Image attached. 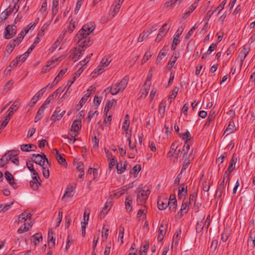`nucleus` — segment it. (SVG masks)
Here are the masks:
<instances>
[{
  "mask_svg": "<svg viewBox=\"0 0 255 255\" xmlns=\"http://www.w3.org/2000/svg\"><path fill=\"white\" fill-rule=\"evenodd\" d=\"M178 90L179 88L178 87H175L172 91L171 94L169 95V99L170 100L174 99L176 97Z\"/></svg>",
  "mask_w": 255,
  "mask_h": 255,
  "instance_id": "nucleus-54",
  "label": "nucleus"
},
{
  "mask_svg": "<svg viewBox=\"0 0 255 255\" xmlns=\"http://www.w3.org/2000/svg\"><path fill=\"white\" fill-rule=\"evenodd\" d=\"M226 2V0H224L215 9V12H217L218 14L224 8Z\"/></svg>",
  "mask_w": 255,
  "mask_h": 255,
  "instance_id": "nucleus-46",
  "label": "nucleus"
},
{
  "mask_svg": "<svg viewBox=\"0 0 255 255\" xmlns=\"http://www.w3.org/2000/svg\"><path fill=\"white\" fill-rule=\"evenodd\" d=\"M184 192H185V193H186V194L187 193V186H185L184 185H182L181 186H180L178 188V194L179 198H181V197L182 196V193Z\"/></svg>",
  "mask_w": 255,
  "mask_h": 255,
  "instance_id": "nucleus-42",
  "label": "nucleus"
},
{
  "mask_svg": "<svg viewBox=\"0 0 255 255\" xmlns=\"http://www.w3.org/2000/svg\"><path fill=\"white\" fill-rule=\"evenodd\" d=\"M124 234V228L122 226L119 227V235L118 237V241L121 243V244L123 243V238Z\"/></svg>",
  "mask_w": 255,
  "mask_h": 255,
  "instance_id": "nucleus-36",
  "label": "nucleus"
},
{
  "mask_svg": "<svg viewBox=\"0 0 255 255\" xmlns=\"http://www.w3.org/2000/svg\"><path fill=\"white\" fill-rule=\"evenodd\" d=\"M116 104V101L114 99H113L111 101L109 100L107 101L105 109H104V113H106V115H107V113L108 111H109L110 109L114 105Z\"/></svg>",
  "mask_w": 255,
  "mask_h": 255,
  "instance_id": "nucleus-29",
  "label": "nucleus"
},
{
  "mask_svg": "<svg viewBox=\"0 0 255 255\" xmlns=\"http://www.w3.org/2000/svg\"><path fill=\"white\" fill-rule=\"evenodd\" d=\"M108 156L109 169L110 170H111L114 166L117 165V160L115 157L111 158L110 156H112V155L109 154Z\"/></svg>",
  "mask_w": 255,
  "mask_h": 255,
  "instance_id": "nucleus-31",
  "label": "nucleus"
},
{
  "mask_svg": "<svg viewBox=\"0 0 255 255\" xmlns=\"http://www.w3.org/2000/svg\"><path fill=\"white\" fill-rule=\"evenodd\" d=\"M33 157L34 159H33V161L36 164H39V165L42 166L44 165L45 162V158H44V155H42L39 154H33Z\"/></svg>",
  "mask_w": 255,
  "mask_h": 255,
  "instance_id": "nucleus-12",
  "label": "nucleus"
},
{
  "mask_svg": "<svg viewBox=\"0 0 255 255\" xmlns=\"http://www.w3.org/2000/svg\"><path fill=\"white\" fill-rule=\"evenodd\" d=\"M128 189V188H126V187L118 189L116 191H115V193L113 194V197L117 198L120 197L125 193L126 191H127Z\"/></svg>",
  "mask_w": 255,
  "mask_h": 255,
  "instance_id": "nucleus-28",
  "label": "nucleus"
},
{
  "mask_svg": "<svg viewBox=\"0 0 255 255\" xmlns=\"http://www.w3.org/2000/svg\"><path fill=\"white\" fill-rule=\"evenodd\" d=\"M13 83L14 82L12 80L8 81L4 86V90L7 91L9 90L12 86Z\"/></svg>",
  "mask_w": 255,
  "mask_h": 255,
  "instance_id": "nucleus-60",
  "label": "nucleus"
},
{
  "mask_svg": "<svg viewBox=\"0 0 255 255\" xmlns=\"http://www.w3.org/2000/svg\"><path fill=\"white\" fill-rule=\"evenodd\" d=\"M65 111L61 112L60 110H59L58 108L56 109V110L50 118V120L52 121L55 122L58 121L61 119L63 116L65 114Z\"/></svg>",
  "mask_w": 255,
  "mask_h": 255,
  "instance_id": "nucleus-9",
  "label": "nucleus"
},
{
  "mask_svg": "<svg viewBox=\"0 0 255 255\" xmlns=\"http://www.w3.org/2000/svg\"><path fill=\"white\" fill-rule=\"evenodd\" d=\"M250 50V46L248 44L244 46L243 49L242 50V53L244 54V59L247 56Z\"/></svg>",
  "mask_w": 255,
  "mask_h": 255,
  "instance_id": "nucleus-51",
  "label": "nucleus"
},
{
  "mask_svg": "<svg viewBox=\"0 0 255 255\" xmlns=\"http://www.w3.org/2000/svg\"><path fill=\"white\" fill-rule=\"evenodd\" d=\"M18 107V103L14 102L8 110L7 112H8V114L7 115H10L11 117V116L13 114V111H16Z\"/></svg>",
  "mask_w": 255,
  "mask_h": 255,
  "instance_id": "nucleus-33",
  "label": "nucleus"
},
{
  "mask_svg": "<svg viewBox=\"0 0 255 255\" xmlns=\"http://www.w3.org/2000/svg\"><path fill=\"white\" fill-rule=\"evenodd\" d=\"M197 196V193L194 192L190 195L189 198V204L195 205L196 203V198Z\"/></svg>",
  "mask_w": 255,
  "mask_h": 255,
  "instance_id": "nucleus-45",
  "label": "nucleus"
},
{
  "mask_svg": "<svg viewBox=\"0 0 255 255\" xmlns=\"http://www.w3.org/2000/svg\"><path fill=\"white\" fill-rule=\"evenodd\" d=\"M10 118L11 116L10 115H7L6 116L4 117V119L1 121L0 127L2 128H4L7 125Z\"/></svg>",
  "mask_w": 255,
  "mask_h": 255,
  "instance_id": "nucleus-43",
  "label": "nucleus"
},
{
  "mask_svg": "<svg viewBox=\"0 0 255 255\" xmlns=\"http://www.w3.org/2000/svg\"><path fill=\"white\" fill-rule=\"evenodd\" d=\"M210 225V216L209 215L207 218L206 219L204 222V226L201 228L199 232L201 231L204 228H205L206 230H207Z\"/></svg>",
  "mask_w": 255,
  "mask_h": 255,
  "instance_id": "nucleus-47",
  "label": "nucleus"
},
{
  "mask_svg": "<svg viewBox=\"0 0 255 255\" xmlns=\"http://www.w3.org/2000/svg\"><path fill=\"white\" fill-rule=\"evenodd\" d=\"M42 240V236L41 233H36L32 236L31 242L36 246Z\"/></svg>",
  "mask_w": 255,
  "mask_h": 255,
  "instance_id": "nucleus-23",
  "label": "nucleus"
},
{
  "mask_svg": "<svg viewBox=\"0 0 255 255\" xmlns=\"http://www.w3.org/2000/svg\"><path fill=\"white\" fill-rule=\"evenodd\" d=\"M31 216L32 214L31 213L24 211L18 216L17 222L18 223H22L28 219L30 220Z\"/></svg>",
  "mask_w": 255,
  "mask_h": 255,
  "instance_id": "nucleus-11",
  "label": "nucleus"
},
{
  "mask_svg": "<svg viewBox=\"0 0 255 255\" xmlns=\"http://www.w3.org/2000/svg\"><path fill=\"white\" fill-rule=\"evenodd\" d=\"M122 165L123 163L122 162H119L117 163L116 168L118 174H121L125 171L126 167L128 165V163L126 161H125L124 163L123 167L120 168V166H122Z\"/></svg>",
  "mask_w": 255,
  "mask_h": 255,
  "instance_id": "nucleus-30",
  "label": "nucleus"
},
{
  "mask_svg": "<svg viewBox=\"0 0 255 255\" xmlns=\"http://www.w3.org/2000/svg\"><path fill=\"white\" fill-rule=\"evenodd\" d=\"M129 78L128 76H125L119 83L113 84L110 87H108L109 92L112 95H115L120 92H123L127 87L128 82Z\"/></svg>",
  "mask_w": 255,
  "mask_h": 255,
  "instance_id": "nucleus-2",
  "label": "nucleus"
},
{
  "mask_svg": "<svg viewBox=\"0 0 255 255\" xmlns=\"http://www.w3.org/2000/svg\"><path fill=\"white\" fill-rule=\"evenodd\" d=\"M29 230V228L27 227L26 224L24 223L23 226H21L17 230L18 234H22Z\"/></svg>",
  "mask_w": 255,
  "mask_h": 255,
  "instance_id": "nucleus-50",
  "label": "nucleus"
},
{
  "mask_svg": "<svg viewBox=\"0 0 255 255\" xmlns=\"http://www.w3.org/2000/svg\"><path fill=\"white\" fill-rule=\"evenodd\" d=\"M169 29V27H168L167 24L164 23L160 28L159 33L162 34V35L165 36Z\"/></svg>",
  "mask_w": 255,
  "mask_h": 255,
  "instance_id": "nucleus-38",
  "label": "nucleus"
},
{
  "mask_svg": "<svg viewBox=\"0 0 255 255\" xmlns=\"http://www.w3.org/2000/svg\"><path fill=\"white\" fill-rule=\"evenodd\" d=\"M104 68L105 67L103 65H102V64L100 63L97 68L94 70V73L100 74L102 73Z\"/></svg>",
  "mask_w": 255,
  "mask_h": 255,
  "instance_id": "nucleus-59",
  "label": "nucleus"
},
{
  "mask_svg": "<svg viewBox=\"0 0 255 255\" xmlns=\"http://www.w3.org/2000/svg\"><path fill=\"white\" fill-rule=\"evenodd\" d=\"M95 28L94 24L92 22H89L85 24L82 28L79 31L75 36V39L78 40L77 43L79 47H84L90 46L91 43V40L87 38Z\"/></svg>",
  "mask_w": 255,
  "mask_h": 255,
  "instance_id": "nucleus-1",
  "label": "nucleus"
},
{
  "mask_svg": "<svg viewBox=\"0 0 255 255\" xmlns=\"http://www.w3.org/2000/svg\"><path fill=\"white\" fill-rule=\"evenodd\" d=\"M81 121L78 120H76L73 122L71 126V130L73 131L74 133H77V132L81 129Z\"/></svg>",
  "mask_w": 255,
  "mask_h": 255,
  "instance_id": "nucleus-19",
  "label": "nucleus"
},
{
  "mask_svg": "<svg viewBox=\"0 0 255 255\" xmlns=\"http://www.w3.org/2000/svg\"><path fill=\"white\" fill-rule=\"evenodd\" d=\"M47 87V86L41 89L33 97L31 100L33 104H35L38 100V99L43 95L46 91Z\"/></svg>",
  "mask_w": 255,
  "mask_h": 255,
  "instance_id": "nucleus-17",
  "label": "nucleus"
},
{
  "mask_svg": "<svg viewBox=\"0 0 255 255\" xmlns=\"http://www.w3.org/2000/svg\"><path fill=\"white\" fill-rule=\"evenodd\" d=\"M85 69L84 67L81 66V67L79 68V69L74 73V77H73V80L71 81L70 84L69 85V87L67 89V92L69 91V89L70 87L71 86V85L73 84L74 81L76 80V78H78L81 74L83 71L84 69Z\"/></svg>",
  "mask_w": 255,
  "mask_h": 255,
  "instance_id": "nucleus-21",
  "label": "nucleus"
},
{
  "mask_svg": "<svg viewBox=\"0 0 255 255\" xmlns=\"http://www.w3.org/2000/svg\"><path fill=\"white\" fill-rule=\"evenodd\" d=\"M137 194L136 202L138 205L144 204L147 200L150 193L149 189L144 190L142 186H140L135 191Z\"/></svg>",
  "mask_w": 255,
  "mask_h": 255,
  "instance_id": "nucleus-3",
  "label": "nucleus"
},
{
  "mask_svg": "<svg viewBox=\"0 0 255 255\" xmlns=\"http://www.w3.org/2000/svg\"><path fill=\"white\" fill-rule=\"evenodd\" d=\"M55 66V61L53 60L47 61L46 64L42 67L41 72L43 74L46 73Z\"/></svg>",
  "mask_w": 255,
  "mask_h": 255,
  "instance_id": "nucleus-15",
  "label": "nucleus"
},
{
  "mask_svg": "<svg viewBox=\"0 0 255 255\" xmlns=\"http://www.w3.org/2000/svg\"><path fill=\"white\" fill-rule=\"evenodd\" d=\"M167 204L170 210L173 211H175L177 207V202H174L173 201H167Z\"/></svg>",
  "mask_w": 255,
  "mask_h": 255,
  "instance_id": "nucleus-49",
  "label": "nucleus"
},
{
  "mask_svg": "<svg viewBox=\"0 0 255 255\" xmlns=\"http://www.w3.org/2000/svg\"><path fill=\"white\" fill-rule=\"evenodd\" d=\"M190 164V160L188 158H186L185 159L184 161V163L182 165V167L181 171V173H182L183 171L186 169L187 168Z\"/></svg>",
  "mask_w": 255,
  "mask_h": 255,
  "instance_id": "nucleus-61",
  "label": "nucleus"
},
{
  "mask_svg": "<svg viewBox=\"0 0 255 255\" xmlns=\"http://www.w3.org/2000/svg\"><path fill=\"white\" fill-rule=\"evenodd\" d=\"M237 157H236L235 155L234 154L232 158L231 159L229 166L227 169V170L225 172V177L227 178V181L229 180L230 179V175L231 172L235 169V164L237 162Z\"/></svg>",
  "mask_w": 255,
  "mask_h": 255,
  "instance_id": "nucleus-5",
  "label": "nucleus"
},
{
  "mask_svg": "<svg viewBox=\"0 0 255 255\" xmlns=\"http://www.w3.org/2000/svg\"><path fill=\"white\" fill-rule=\"evenodd\" d=\"M5 178L8 181L9 185L15 188L16 187V184L15 183L14 178L12 174L8 171H6L4 173Z\"/></svg>",
  "mask_w": 255,
  "mask_h": 255,
  "instance_id": "nucleus-14",
  "label": "nucleus"
},
{
  "mask_svg": "<svg viewBox=\"0 0 255 255\" xmlns=\"http://www.w3.org/2000/svg\"><path fill=\"white\" fill-rule=\"evenodd\" d=\"M167 229V225L162 223L160 224L158 230V235L157 239L160 242L163 240L164 237L166 234Z\"/></svg>",
  "mask_w": 255,
  "mask_h": 255,
  "instance_id": "nucleus-8",
  "label": "nucleus"
},
{
  "mask_svg": "<svg viewBox=\"0 0 255 255\" xmlns=\"http://www.w3.org/2000/svg\"><path fill=\"white\" fill-rule=\"evenodd\" d=\"M56 158L57 161L58 162V163L59 164H60L61 165H62L64 166H65L67 165V162L66 161V159L62 156L61 154H60L57 156H56Z\"/></svg>",
  "mask_w": 255,
  "mask_h": 255,
  "instance_id": "nucleus-37",
  "label": "nucleus"
},
{
  "mask_svg": "<svg viewBox=\"0 0 255 255\" xmlns=\"http://www.w3.org/2000/svg\"><path fill=\"white\" fill-rule=\"evenodd\" d=\"M91 94V92H89V90H88L87 93H86L85 95L82 98V99L79 101V104L77 105L76 108L77 110H80V109L83 107L84 103H86L88 98L90 96Z\"/></svg>",
  "mask_w": 255,
  "mask_h": 255,
  "instance_id": "nucleus-16",
  "label": "nucleus"
},
{
  "mask_svg": "<svg viewBox=\"0 0 255 255\" xmlns=\"http://www.w3.org/2000/svg\"><path fill=\"white\" fill-rule=\"evenodd\" d=\"M44 106L42 105L39 109L35 117L34 122L36 123L40 120L44 115V111L46 109Z\"/></svg>",
  "mask_w": 255,
  "mask_h": 255,
  "instance_id": "nucleus-22",
  "label": "nucleus"
},
{
  "mask_svg": "<svg viewBox=\"0 0 255 255\" xmlns=\"http://www.w3.org/2000/svg\"><path fill=\"white\" fill-rule=\"evenodd\" d=\"M89 220V214L87 215V222H83L81 223V228H82V235L84 237L85 235L86 232V227L88 224V221Z\"/></svg>",
  "mask_w": 255,
  "mask_h": 255,
  "instance_id": "nucleus-48",
  "label": "nucleus"
},
{
  "mask_svg": "<svg viewBox=\"0 0 255 255\" xmlns=\"http://www.w3.org/2000/svg\"><path fill=\"white\" fill-rule=\"evenodd\" d=\"M181 233V230L180 229L178 231H176L173 237V240H172V246L173 247V244H174L175 245H177L179 241L180 240V234Z\"/></svg>",
  "mask_w": 255,
  "mask_h": 255,
  "instance_id": "nucleus-27",
  "label": "nucleus"
},
{
  "mask_svg": "<svg viewBox=\"0 0 255 255\" xmlns=\"http://www.w3.org/2000/svg\"><path fill=\"white\" fill-rule=\"evenodd\" d=\"M168 199H165L163 200L159 199L157 202L158 208L160 210H163L168 207Z\"/></svg>",
  "mask_w": 255,
  "mask_h": 255,
  "instance_id": "nucleus-26",
  "label": "nucleus"
},
{
  "mask_svg": "<svg viewBox=\"0 0 255 255\" xmlns=\"http://www.w3.org/2000/svg\"><path fill=\"white\" fill-rule=\"evenodd\" d=\"M215 117V112H211L209 113L207 118V121L205 124V126H209L210 123L214 120Z\"/></svg>",
  "mask_w": 255,
  "mask_h": 255,
  "instance_id": "nucleus-34",
  "label": "nucleus"
},
{
  "mask_svg": "<svg viewBox=\"0 0 255 255\" xmlns=\"http://www.w3.org/2000/svg\"><path fill=\"white\" fill-rule=\"evenodd\" d=\"M39 184L36 181H31L30 182V186L34 190H37L38 189Z\"/></svg>",
  "mask_w": 255,
  "mask_h": 255,
  "instance_id": "nucleus-63",
  "label": "nucleus"
},
{
  "mask_svg": "<svg viewBox=\"0 0 255 255\" xmlns=\"http://www.w3.org/2000/svg\"><path fill=\"white\" fill-rule=\"evenodd\" d=\"M167 54L166 50L164 49H162L159 52V53L158 54V55L157 57L156 60V64H158L160 62V61L162 60L163 57H164Z\"/></svg>",
  "mask_w": 255,
  "mask_h": 255,
  "instance_id": "nucleus-32",
  "label": "nucleus"
},
{
  "mask_svg": "<svg viewBox=\"0 0 255 255\" xmlns=\"http://www.w3.org/2000/svg\"><path fill=\"white\" fill-rule=\"evenodd\" d=\"M166 103L165 102H161L160 104L158 113L162 116L164 115L165 111Z\"/></svg>",
  "mask_w": 255,
  "mask_h": 255,
  "instance_id": "nucleus-44",
  "label": "nucleus"
},
{
  "mask_svg": "<svg viewBox=\"0 0 255 255\" xmlns=\"http://www.w3.org/2000/svg\"><path fill=\"white\" fill-rule=\"evenodd\" d=\"M229 233L227 231H224L221 235V240L223 242H225L227 241L229 238Z\"/></svg>",
  "mask_w": 255,
  "mask_h": 255,
  "instance_id": "nucleus-56",
  "label": "nucleus"
},
{
  "mask_svg": "<svg viewBox=\"0 0 255 255\" xmlns=\"http://www.w3.org/2000/svg\"><path fill=\"white\" fill-rule=\"evenodd\" d=\"M132 198L130 196H128L126 198L125 207L127 211L131 212L132 209Z\"/></svg>",
  "mask_w": 255,
  "mask_h": 255,
  "instance_id": "nucleus-25",
  "label": "nucleus"
},
{
  "mask_svg": "<svg viewBox=\"0 0 255 255\" xmlns=\"http://www.w3.org/2000/svg\"><path fill=\"white\" fill-rule=\"evenodd\" d=\"M84 0H78L76 7L75 8L74 12L75 14L77 13L80 9L81 6L82 5Z\"/></svg>",
  "mask_w": 255,
  "mask_h": 255,
  "instance_id": "nucleus-58",
  "label": "nucleus"
},
{
  "mask_svg": "<svg viewBox=\"0 0 255 255\" xmlns=\"http://www.w3.org/2000/svg\"><path fill=\"white\" fill-rule=\"evenodd\" d=\"M19 150H9L0 159V167H4L8 162L12 159V158L16 157L19 153Z\"/></svg>",
  "mask_w": 255,
  "mask_h": 255,
  "instance_id": "nucleus-4",
  "label": "nucleus"
},
{
  "mask_svg": "<svg viewBox=\"0 0 255 255\" xmlns=\"http://www.w3.org/2000/svg\"><path fill=\"white\" fill-rule=\"evenodd\" d=\"M74 135H71L70 136H67L66 135H63L62 136L65 138H68L69 140V142L74 143L75 141L76 140V138L75 137L77 136L78 133H74Z\"/></svg>",
  "mask_w": 255,
  "mask_h": 255,
  "instance_id": "nucleus-41",
  "label": "nucleus"
},
{
  "mask_svg": "<svg viewBox=\"0 0 255 255\" xmlns=\"http://www.w3.org/2000/svg\"><path fill=\"white\" fill-rule=\"evenodd\" d=\"M14 47H15V45L12 44L11 43H9L7 45V46L6 47V52L8 54H10L13 51V49H14Z\"/></svg>",
  "mask_w": 255,
  "mask_h": 255,
  "instance_id": "nucleus-62",
  "label": "nucleus"
},
{
  "mask_svg": "<svg viewBox=\"0 0 255 255\" xmlns=\"http://www.w3.org/2000/svg\"><path fill=\"white\" fill-rule=\"evenodd\" d=\"M227 153H224L223 155H221L216 160V162L218 164H221L223 162L225 158L227 156Z\"/></svg>",
  "mask_w": 255,
  "mask_h": 255,
  "instance_id": "nucleus-64",
  "label": "nucleus"
},
{
  "mask_svg": "<svg viewBox=\"0 0 255 255\" xmlns=\"http://www.w3.org/2000/svg\"><path fill=\"white\" fill-rule=\"evenodd\" d=\"M236 130V127L234 122L233 121H230L228 126H227L224 134H226V135L232 133Z\"/></svg>",
  "mask_w": 255,
  "mask_h": 255,
  "instance_id": "nucleus-18",
  "label": "nucleus"
},
{
  "mask_svg": "<svg viewBox=\"0 0 255 255\" xmlns=\"http://www.w3.org/2000/svg\"><path fill=\"white\" fill-rule=\"evenodd\" d=\"M59 0H53L52 11V13L56 14L58 10Z\"/></svg>",
  "mask_w": 255,
  "mask_h": 255,
  "instance_id": "nucleus-35",
  "label": "nucleus"
},
{
  "mask_svg": "<svg viewBox=\"0 0 255 255\" xmlns=\"http://www.w3.org/2000/svg\"><path fill=\"white\" fill-rule=\"evenodd\" d=\"M76 187L73 185H68L66 189V191L62 197V199L66 198H71L73 196L74 194V190Z\"/></svg>",
  "mask_w": 255,
  "mask_h": 255,
  "instance_id": "nucleus-10",
  "label": "nucleus"
},
{
  "mask_svg": "<svg viewBox=\"0 0 255 255\" xmlns=\"http://www.w3.org/2000/svg\"><path fill=\"white\" fill-rule=\"evenodd\" d=\"M121 6V5L120 2H117L115 1L111 6V9L110 12V15H111L112 17L115 16L119 12Z\"/></svg>",
  "mask_w": 255,
  "mask_h": 255,
  "instance_id": "nucleus-13",
  "label": "nucleus"
},
{
  "mask_svg": "<svg viewBox=\"0 0 255 255\" xmlns=\"http://www.w3.org/2000/svg\"><path fill=\"white\" fill-rule=\"evenodd\" d=\"M111 61V60H109L108 57H104L101 60L100 63L105 67L109 65Z\"/></svg>",
  "mask_w": 255,
  "mask_h": 255,
  "instance_id": "nucleus-53",
  "label": "nucleus"
},
{
  "mask_svg": "<svg viewBox=\"0 0 255 255\" xmlns=\"http://www.w3.org/2000/svg\"><path fill=\"white\" fill-rule=\"evenodd\" d=\"M16 32V26L15 25H8L5 29L4 37L8 39L11 38Z\"/></svg>",
  "mask_w": 255,
  "mask_h": 255,
  "instance_id": "nucleus-6",
  "label": "nucleus"
},
{
  "mask_svg": "<svg viewBox=\"0 0 255 255\" xmlns=\"http://www.w3.org/2000/svg\"><path fill=\"white\" fill-rule=\"evenodd\" d=\"M112 206V203L111 202H106L105 205L103 208V210L100 214V216L104 217L106 214L108 213V211L111 209Z\"/></svg>",
  "mask_w": 255,
  "mask_h": 255,
  "instance_id": "nucleus-24",
  "label": "nucleus"
},
{
  "mask_svg": "<svg viewBox=\"0 0 255 255\" xmlns=\"http://www.w3.org/2000/svg\"><path fill=\"white\" fill-rule=\"evenodd\" d=\"M189 149H190L189 142H188V141H185V144L182 148V151L184 152V154H186L188 153Z\"/></svg>",
  "mask_w": 255,
  "mask_h": 255,
  "instance_id": "nucleus-57",
  "label": "nucleus"
},
{
  "mask_svg": "<svg viewBox=\"0 0 255 255\" xmlns=\"http://www.w3.org/2000/svg\"><path fill=\"white\" fill-rule=\"evenodd\" d=\"M54 99V97H53V95H50L42 105L44 106V107L46 108L47 105L51 103Z\"/></svg>",
  "mask_w": 255,
  "mask_h": 255,
  "instance_id": "nucleus-55",
  "label": "nucleus"
},
{
  "mask_svg": "<svg viewBox=\"0 0 255 255\" xmlns=\"http://www.w3.org/2000/svg\"><path fill=\"white\" fill-rule=\"evenodd\" d=\"M36 149V146L32 144H22L20 146V149L23 151H34Z\"/></svg>",
  "mask_w": 255,
  "mask_h": 255,
  "instance_id": "nucleus-20",
  "label": "nucleus"
},
{
  "mask_svg": "<svg viewBox=\"0 0 255 255\" xmlns=\"http://www.w3.org/2000/svg\"><path fill=\"white\" fill-rule=\"evenodd\" d=\"M80 47V48L78 49L75 48L74 49H73L70 51L72 56V58L75 59V62L78 60L80 58L81 56L83 55L85 51V48H86L87 47Z\"/></svg>",
  "mask_w": 255,
  "mask_h": 255,
  "instance_id": "nucleus-7",
  "label": "nucleus"
},
{
  "mask_svg": "<svg viewBox=\"0 0 255 255\" xmlns=\"http://www.w3.org/2000/svg\"><path fill=\"white\" fill-rule=\"evenodd\" d=\"M152 56V54L150 52V50H148L144 54L142 61L141 64H143L146 63L148 60Z\"/></svg>",
  "mask_w": 255,
  "mask_h": 255,
  "instance_id": "nucleus-39",
  "label": "nucleus"
},
{
  "mask_svg": "<svg viewBox=\"0 0 255 255\" xmlns=\"http://www.w3.org/2000/svg\"><path fill=\"white\" fill-rule=\"evenodd\" d=\"M179 136L182 137V139L186 140L185 141H189L191 138L190 132L188 130L184 133H179Z\"/></svg>",
  "mask_w": 255,
  "mask_h": 255,
  "instance_id": "nucleus-40",
  "label": "nucleus"
},
{
  "mask_svg": "<svg viewBox=\"0 0 255 255\" xmlns=\"http://www.w3.org/2000/svg\"><path fill=\"white\" fill-rule=\"evenodd\" d=\"M13 203H11V204H0V212H5L10 208L11 205Z\"/></svg>",
  "mask_w": 255,
  "mask_h": 255,
  "instance_id": "nucleus-52",
  "label": "nucleus"
}]
</instances>
